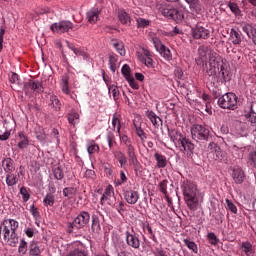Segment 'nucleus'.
<instances>
[{
    "label": "nucleus",
    "instance_id": "obj_19",
    "mask_svg": "<svg viewBox=\"0 0 256 256\" xmlns=\"http://www.w3.org/2000/svg\"><path fill=\"white\" fill-rule=\"evenodd\" d=\"M239 249L242 255L255 256V247H253V244L249 241L241 242L239 245Z\"/></svg>",
    "mask_w": 256,
    "mask_h": 256
},
{
    "label": "nucleus",
    "instance_id": "obj_58",
    "mask_svg": "<svg viewBox=\"0 0 256 256\" xmlns=\"http://www.w3.org/2000/svg\"><path fill=\"white\" fill-rule=\"evenodd\" d=\"M92 231L93 233H99L101 231V224L99 218L92 217Z\"/></svg>",
    "mask_w": 256,
    "mask_h": 256
},
{
    "label": "nucleus",
    "instance_id": "obj_1",
    "mask_svg": "<svg viewBox=\"0 0 256 256\" xmlns=\"http://www.w3.org/2000/svg\"><path fill=\"white\" fill-rule=\"evenodd\" d=\"M208 81L213 85H226L231 81L233 74L231 73V66L227 59L221 55H214L210 60V67L206 70Z\"/></svg>",
    "mask_w": 256,
    "mask_h": 256
},
{
    "label": "nucleus",
    "instance_id": "obj_62",
    "mask_svg": "<svg viewBox=\"0 0 256 256\" xmlns=\"http://www.w3.org/2000/svg\"><path fill=\"white\" fill-rule=\"evenodd\" d=\"M127 183V175L124 171H120V179L117 180L116 185H125Z\"/></svg>",
    "mask_w": 256,
    "mask_h": 256
},
{
    "label": "nucleus",
    "instance_id": "obj_8",
    "mask_svg": "<svg viewBox=\"0 0 256 256\" xmlns=\"http://www.w3.org/2000/svg\"><path fill=\"white\" fill-rule=\"evenodd\" d=\"M239 98L233 92H228L222 95L218 99V105L221 109H230L231 111H235L238 107Z\"/></svg>",
    "mask_w": 256,
    "mask_h": 256
},
{
    "label": "nucleus",
    "instance_id": "obj_2",
    "mask_svg": "<svg viewBox=\"0 0 256 256\" xmlns=\"http://www.w3.org/2000/svg\"><path fill=\"white\" fill-rule=\"evenodd\" d=\"M181 189L188 209H190V211H197L203 201V194H201V191L197 188V184L190 180H185L181 185Z\"/></svg>",
    "mask_w": 256,
    "mask_h": 256
},
{
    "label": "nucleus",
    "instance_id": "obj_43",
    "mask_svg": "<svg viewBox=\"0 0 256 256\" xmlns=\"http://www.w3.org/2000/svg\"><path fill=\"white\" fill-rule=\"evenodd\" d=\"M247 121L251 123L252 127H255L254 131H256V112L253 111V108L245 115Z\"/></svg>",
    "mask_w": 256,
    "mask_h": 256
},
{
    "label": "nucleus",
    "instance_id": "obj_35",
    "mask_svg": "<svg viewBox=\"0 0 256 256\" xmlns=\"http://www.w3.org/2000/svg\"><path fill=\"white\" fill-rule=\"evenodd\" d=\"M112 127L113 131L117 133H121V115L118 113H114L112 116Z\"/></svg>",
    "mask_w": 256,
    "mask_h": 256
},
{
    "label": "nucleus",
    "instance_id": "obj_30",
    "mask_svg": "<svg viewBox=\"0 0 256 256\" xmlns=\"http://www.w3.org/2000/svg\"><path fill=\"white\" fill-rule=\"evenodd\" d=\"M19 183V175L13 173V172H8L6 173V185L7 187H15Z\"/></svg>",
    "mask_w": 256,
    "mask_h": 256
},
{
    "label": "nucleus",
    "instance_id": "obj_9",
    "mask_svg": "<svg viewBox=\"0 0 256 256\" xmlns=\"http://www.w3.org/2000/svg\"><path fill=\"white\" fill-rule=\"evenodd\" d=\"M124 235L128 247H131V249H135L136 251L141 249V238H139V234L135 232L133 227L127 228Z\"/></svg>",
    "mask_w": 256,
    "mask_h": 256
},
{
    "label": "nucleus",
    "instance_id": "obj_50",
    "mask_svg": "<svg viewBox=\"0 0 256 256\" xmlns=\"http://www.w3.org/2000/svg\"><path fill=\"white\" fill-rule=\"evenodd\" d=\"M4 223H8V226L6 225V227L9 228V231L17 232V229H19V222L15 219L5 220Z\"/></svg>",
    "mask_w": 256,
    "mask_h": 256
},
{
    "label": "nucleus",
    "instance_id": "obj_34",
    "mask_svg": "<svg viewBox=\"0 0 256 256\" xmlns=\"http://www.w3.org/2000/svg\"><path fill=\"white\" fill-rule=\"evenodd\" d=\"M118 137L120 140V143H122V145L126 146L127 149H131L133 146V140H131L130 137H128L127 134L125 133H118Z\"/></svg>",
    "mask_w": 256,
    "mask_h": 256
},
{
    "label": "nucleus",
    "instance_id": "obj_46",
    "mask_svg": "<svg viewBox=\"0 0 256 256\" xmlns=\"http://www.w3.org/2000/svg\"><path fill=\"white\" fill-rule=\"evenodd\" d=\"M43 204L45 207H53V205H55V196L51 193L46 194L43 199Z\"/></svg>",
    "mask_w": 256,
    "mask_h": 256
},
{
    "label": "nucleus",
    "instance_id": "obj_37",
    "mask_svg": "<svg viewBox=\"0 0 256 256\" xmlns=\"http://www.w3.org/2000/svg\"><path fill=\"white\" fill-rule=\"evenodd\" d=\"M87 152L90 155H94V153H99L100 148L99 144L96 143L94 140H89L86 144Z\"/></svg>",
    "mask_w": 256,
    "mask_h": 256
},
{
    "label": "nucleus",
    "instance_id": "obj_7",
    "mask_svg": "<svg viewBox=\"0 0 256 256\" xmlns=\"http://www.w3.org/2000/svg\"><path fill=\"white\" fill-rule=\"evenodd\" d=\"M159 12L166 19H172V21H176V23H181L185 19V10L181 8H174L169 5H162L159 8Z\"/></svg>",
    "mask_w": 256,
    "mask_h": 256
},
{
    "label": "nucleus",
    "instance_id": "obj_60",
    "mask_svg": "<svg viewBox=\"0 0 256 256\" xmlns=\"http://www.w3.org/2000/svg\"><path fill=\"white\" fill-rule=\"evenodd\" d=\"M30 213L33 216V218L35 219V221L41 219V214L39 213V209H37V207H35V204H32L30 206Z\"/></svg>",
    "mask_w": 256,
    "mask_h": 256
},
{
    "label": "nucleus",
    "instance_id": "obj_52",
    "mask_svg": "<svg viewBox=\"0 0 256 256\" xmlns=\"http://www.w3.org/2000/svg\"><path fill=\"white\" fill-rule=\"evenodd\" d=\"M121 73L125 79H131L133 75H131V67L128 64H124L121 69Z\"/></svg>",
    "mask_w": 256,
    "mask_h": 256
},
{
    "label": "nucleus",
    "instance_id": "obj_20",
    "mask_svg": "<svg viewBox=\"0 0 256 256\" xmlns=\"http://www.w3.org/2000/svg\"><path fill=\"white\" fill-rule=\"evenodd\" d=\"M229 40L234 45H241L243 41V33H241V31L237 28H231Z\"/></svg>",
    "mask_w": 256,
    "mask_h": 256
},
{
    "label": "nucleus",
    "instance_id": "obj_10",
    "mask_svg": "<svg viewBox=\"0 0 256 256\" xmlns=\"http://www.w3.org/2000/svg\"><path fill=\"white\" fill-rule=\"evenodd\" d=\"M136 57L140 63L145 65L148 69L155 68V62L153 61V53L149 49L142 48L141 51H136Z\"/></svg>",
    "mask_w": 256,
    "mask_h": 256
},
{
    "label": "nucleus",
    "instance_id": "obj_59",
    "mask_svg": "<svg viewBox=\"0 0 256 256\" xmlns=\"http://www.w3.org/2000/svg\"><path fill=\"white\" fill-rule=\"evenodd\" d=\"M84 178L95 181L97 179V174H95V170L86 169V171L84 173Z\"/></svg>",
    "mask_w": 256,
    "mask_h": 256
},
{
    "label": "nucleus",
    "instance_id": "obj_47",
    "mask_svg": "<svg viewBox=\"0 0 256 256\" xmlns=\"http://www.w3.org/2000/svg\"><path fill=\"white\" fill-rule=\"evenodd\" d=\"M108 93L113 96L114 101L119 100V88L115 84L108 86Z\"/></svg>",
    "mask_w": 256,
    "mask_h": 256
},
{
    "label": "nucleus",
    "instance_id": "obj_40",
    "mask_svg": "<svg viewBox=\"0 0 256 256\" xmlns=\"http://www.w3.org/2000/svg\"><path fill=\"white\" fill-rule=\"evenodd\" d=\"M52 173L56 181H63V179L65 178V172H63V168H61V166L53 168Z\"/></svg>",
    "mask_w": 256,
    "mask_h": 256
},
{
    "label": "nucleus",
    "instance_id": "obj_49",
    "mask_svg": "<svg viewBox=\"0 0 256 256\" xmlns=\"http://www.w3.org/2000/svg\"><path fill=\"white\" fill-rule=\"evenodd\" d=\"M168 183H169V181H167V180H162V181L158 184L159 191L164 194L165 199H169V192L167 191V185H168Z\"/></svg>",
    "mask_w": 256,
    "mask_h": 256
},
{
    "label": "nucleus",
    "instance_id": "obj_24",
    "mask_svg": "<svg viewBox=\"0 0 256 256\" xmlns=\"http://www.w3.org/2000/svg\"><path fill=\"white\" fill-rule=\"evenodd\" d=\"M146 117L149 119V121H151L153 127L156 129H159V127L163 125V120L161 117L157 116V114L151 110L146 111Z\"/></svg>",
    "mask_w": 256,
    "mask_h": 256
},
{
    "label": "nucleus",
    "instance_id": "obj_61",
    "mask_svg": "<svg viewBox=\"0 0 256 256\" xmlns=\"http://www.w3.org/2000/svg\"><path fill=\"white\" fill-rule=\"evenodd\" d=\"M248 164L256 169V152H250L248 155Z\"/></svg>",
    "mask_w": 256,
    "mask_h": 256
},
{
    "label": "nucleus",
    "instance_id": "obj_16",
    "mask_svg": "<svg viewBox=\"0 0 256 256\" xmlns=\"http://www.w3.org/2000/svg\"><path fill=\"white\" fill-rule=\"evenodd\" d=\"M51 31L53 33H58L61 35L62 33H67L70 29H73V23L71 21H60L59 23H53L50 26Z\"/></svg>",
    "mask_w": 256,
    "mask_h": 256
},
{
    "label": "nucleus",
    "instance_id": "obj_13",
    "mask_svg": "<svg viewBox=\"0 0 256 256\" xmlns=\"http://www.w3.org/2000/svg\"><path fill=\"white\" fill-rule=\"evenodd\" d=\"M3 240L7 245H9V247L19 245V236H17V232L9 230L7 225L3 226Z\"/></svg>",
    "mask_w": 256,
    "mask_h": 256
},
{
    "label": "nucleus",
    "instance_id": "obj_48",
    "mask_svg": "<svg viewBox=\"0 0 256 256\" xmlns=\"http://www.w3.org/2000/svg\"><path fill=\"white\" fill-rule=\"evenodd\" d=\"M20 195L22 196V200L24 203H27L31 199V193L29 189L25 186H22L19 190Z\"/></svg>",
    "mask_w": 256,
    "mask_h": 256
},
{
    "label": "nucleus",
    "instance_id": "obj_28",
    "mask_svg": "<svg viewBox=\"0 0 256 256\" xmlns=\"http://www.w3.org/2000/svg\"><path fill=\"white\" fill-rule=\"evenodd\" d=\"M19 141L17 144L18 149H27L29 147V138L25 135V132H18Z\"/></svg>",
    "mask_w": 256,
    "mask_h": 256
},
{
    "label": "nucleus",
    "instance_id": "obj_25",
    "mask_svg": "<svg viewBox=\"0 0 256 256\" xmlns=\"http://www.w3.org/2000/svg\"><path fill=\"white\" fill-rule=\"evenodd\" d=\"M99 9L98 8H92L86 13V17L88 19V23L91 25H95L97 21H99Z\"/></svg>",
    "mask_w": 256,
    "mask_h": 256
},
{
    "label": "nucleus",
    "instance_id": "obj_38",
    "mask_svg": "<svg viewBox=\"0 0 256 256\" xmlns=\"http://www.w3.org/2000/svg\"><path fill=\"white\" fill-rule=\"evenodd\" d=\"M118 61L119 59L117 58V55L112 54L109 56L108 65H109L110 71H112L113 73H115V71L119 69V66L117 65Z\"/></svg>",
    "mask_w": 256,
    "mask_h": 256
},
{
    "label": "nucleus",
    "instance_id": "obj_5",
    "mask_svg": "<svg viewBox=\"0 0 256 256\" xmlns=\"http://www.w3.org/2000/svg\"><path fill=\"white\" fill-rule=\"evenodd\" d=\"M89 221H91V214L87 211L80 212L72 222H67L66 233H68V235L77 233L79 229H83V227L89 225Z\"/></svg>",
    "mask_w": 256,
    "mask_h": 256
},
{
    "label": "nucleus",
    "instance_id": "obj_17",
    "mask_svg": "<svg viewBox=\"0 0 256 256\" xmlns=\"http://www.w3.org/2000/svg\"><path fill=\"white\" fill-rule=\"evenodd\" d=\"M192 36L195 39H209L211 37V30L197 25L195 28L192 29Z\"/></svg>",
    "mask_w": 256,
    "mask_h": 256
},
{
    "label": "nucleus",
    "instance_id": "obj_29",
    "mask_svg": "<svg viewBox=\"0 0 256 256\" xmlns=\"http://www.w3.org/2000/svg\"><path fill=\"white\" fill-rule=\"evenodd\" d=\"M60 87L64 95H71V90L69 89V74L62 75Z\"/></svg>",
    "mask_w": 256,
    "mask_h": 256
},
{
    "label": "nucleus",
    "instance_id": "obj_32",
    "mask_svg": "<svg viewBox=\"0 0 256 256\" xmlns=\"http://www.w3.org/2000/svg\"><path fill=\"white\" fill-rule=\"evenodd\" d=\"M142 229L146 235H148L149 239L153 240L154 243H158L157 236H155V231L149 223H144Z\"/></svg>",
    "mask_w": 256,
    "mask_h": 256
},
{
    "label": "nucleus",
    "instance_id": "obj_41",
    "mask_svg": "<svg viewBox=\"0 0 256 256\" xmlns=\"http://www.w3.org/2000/svg\"><path fill=\"white\" fill-rule=\"evenodd\" d=\"M63 195L66 197V199H75L77 189L75 187H66L63 189Z\"/></svg>",
    "mask_w": 256,
    "mask_h": 256
},
{
    "label": "nucleus",
    "instance_id": "obj_39",
    "mask_svg": "<svg viewBox=\"0 0 256 256\" xmlns=\"http://www.w3.org/2000/svg\"><path fill=\"white\" fill-rule=\"evenodd\" d=\"M35 135H36V139L40 141V143H43V141H46L47 139V134L45 133V130L41 126H38L35 128Z\"/></svg>",
    "mask_w": 256,
    "mask_h": 256
},
{
    "label": "nucleus",
    "instance_id": "obj_12",
    "mask_svg": "<svg viewBox=\"0 0 256 256\" xmlns=\"http://www.w3.org/2000/svg\"><path fill=\"white\" fill-rule=\"evenodd\" d=\"M211 132L209 129L201 124H195L191 128V135L193 139H199V141H209V135Z\"/></svg>",
    "mask_w": 256,
    "mask_h": 256
},
{
    "label": "nucleus",
    "instance_id": "obj_23",
    "mask_svg": "<svg viewBox=\"0 0 256 256\" xmlns=\"http://www.w3.org/2000/svg\"><path fill=\"white\" fill-rule=\"evenodd\" d=\"M231 177L234 181V183H236L237 185H241V183H243V181H245V172L243 171V169L241 168H234L232 170V174Z\"/></svg>",
    "mask_w": 256,
    "mask_h": 256
},
{
    "label": "nucleus",
    "instance_id": "obj_27",
    "mask_svg": "<svg viewBox=\"0 0 256 256\" xmlns=\"http://www.w3.org/2000/svg\"><path fill=\"white\" fill-rule=\"evenodd\" d=\"M118 19L122 25H131V16L125 11V9L118 10Z\"/></svg>",
    "mask_w": 256,
    "mask_h": 256
},
{
    "label": "nucleus",
    "instance_id": "obj_33",
    "mask_svg": "<svg viewBox=\"0 0 256 256\" xmlns=\"http://www.w3.org/2000/svg\"><path fill=\"white\" fill-rule=\"evenodd\" d=\"M2 167L5 173H13L15 171V165L13 164V159L4 158L2 161Z\"/></svg>",
    "mask_w": 256,
    "mask_h": 256
},
{
    "label": "nucleus",
    "instance_id": "obj_18",
    "mask_svg": "<svg viewBox=\"0 0 256 256\" xmlns=\"http://www.w3.org/2000/svg\"><path fill=\"white\" fill-rule=\"evenodd\" d=\"M124 199L128 205H136L137 201H139V191L137 190H125L124 193Z\"/></svg>",
    "mask_w": 256,
    "mask_h": 256
},
{
    "label": "nucleus",
    "instance_id": "obj_42",
    "mask_svg": "<svg viewBox=\"0 0 256 256\" xmlns=\"http://www.w3.org/2000/svg\"><path fill=\"white\" fill-rule=\"evenodd\" d=\"M50 107H53L55 111H61V101H59V98L56 95L50 96Z\"/></svg>",
    "mask_w": 256,
    "mask_h": 256
},
{
    "label": "nucleus",
    "instance_id": "obj_21",
    "mask_svg": "<svg viewBox=\"0 0 256 256\" xmlns=\"http://www.w3.org/2000/svg\"><path fill=\"white\" fill-rule=\"evenodd\" d=\"M67 121L69 125H72V127H77L79 123H81V115H79V112H77L75 109H72L67 115H66Z\"/></svg>",
    "mask_w": 256,
    "mask_h": 256
},
{
    "label": "nucleus",
    "instance_id": "obj_55",
    "mask_svg": "<svg viewBox=\"0 0 256 256\" xmlns=\"http://www.w3.org/2000/svg\"><path fill=\"white\" fill-rule=\"evenodd\" d=\"M18 253H20V255H26L27 254V241H25V238H22L20 240V244L18 247Z\"/></svg>",
    "mask_w": 256,
    "mask_h": 256
},
{
    "label": "nucleus",
    "instance_id": "obj_64",
    "mask_svg": "<svg viewBox=\"0 0 256 256\" xmlns=\"http://www.w3.org/2000/svg\"><path fill=\"white\" fill-rule=\"evenodd\" d=\"M126 81H128L132 89H139V84L137 83V81H135V78L133 76H130V78H127Z\"/></svg>",
    "mask_w": 256,
    "mask_h": 256
},
{
    "label": "nucleus",
    "instance_id": "obj_57",
    "mask_svg": "<svg viewBox=\"0 0 256 256\" xmlns=\"http://www.w3.org/2000/svg\"><path fill=\"white\" fill-rule=\"evenodd\" d=\"M225 203L227 205L226 209L232 212L234 215L237 213V206L233 203V201L229 200V198L225 199Z\"/></svg>",
    "mask_w": 256,
    "mask_h": 256
},
{
    "label": "nucleus",
    "instance_id": "obj_44",
    "mask_svg": "<svg viewBox=\"0 0 256 256\" xmlns=\"http://www.w3.org/2000/svg\"><path fill=\"white\" fill-rule=\"evenodd\" d=\"M184 245L192 251V253L198 254L199 253V248L197 247V244L189 239H184Z\"/></svg>",
    "mask_w": 256,
    "mask_h": 256
},
{
    "label": "nucleus",
    "instance_id": "obj_51",
    "mask_svg": "<svg viewBox=\"0 0 256 256\" xmlns=\"http://www.w3.org/2000/svg\"><path fill=\"white\" fill-rule=\"evenodd\" d=\"M136 25L138 29H145V27H149V25H151V21L145 18H137Z\"/></svg>",
    "mask_w": 256,
    "mask_h": 256
},
{
    "label": "nucleus",
    "instance_id": "obj_31",
    "mask_svg": "<svg viewBox=\"0 0 256 256\" xmlns=\"http://www.w3.org/2000/svg\"><path fill=\"white\" fill-rule=\"evenodd\" d=\"M154 158L156 159L158 169H165V167H167V157L165 155L156 152Z\"/></svg>",
    "mask_w": 256,
    "mask_h": 256
},
{
    "label": "nucleus",
    "instance_id": "obj_14",
    "mask_svg": "<svg viewBox=\"0 0 256 256\" xmlns=\"http://www.w3.org/2000/svg\"><path fill=\"white\" fill-rule=\"evenodd\" d=\"M112 199H115V188L109 184L100 198V205H105V201H107V205L115 207V202Z\"/></svg>",
    "mask_w": 256,
    "mask_h": 256
},
{
    "label": "nucleus",
    "instance_id": "obj_11",
    "mask_svg": "<svg viewBox=\"0 0 256 256\" xmlns=\"http://www.w3.org/2000/svg\"><path fill=\"white\" fill-rule=\"evenodd\" d=\"M43 83L39 80H29L24 84V93L27 97H33V93L35 95L43 93Z\"/></svg>",
    "mask_w": 256,
    "mask_h": 256
},
{
    "label": "nucleus",
    "instance_id": "obj_22",
    "mask_svg": "<svg viewBox=\"0 0 256 256\" xmlns=\"http://www.w3.org/2000/svg\"><path fill=\"white\" fill-rule=\"evenodd\" d=\"M157 51L160 53L161 57L165 59V61H173V54L171 53V50L165 46L164 44L155 45Z\"/></svg>",
    "mask_w": 256,
    "mask_h": 256
},
{
    "label": "nucleus",
    "instance_id": "obj_6",
    "mask_svg": "<svg viewBox=\"0 0 256 256\" xmlns=\"http://www.w3.org/2000/svg\"><path fill=\"white\" fill-rule=\"evenodd\" d=\"M219 55L217 52L211 49V46L201 45L198 48V58L196 59L197 65H200L207 72V69L211 67V59L213 56Z\"/></svg>",
    "mask_w": 256,
    "mask_h": 256
},
{
    "label": "nucleus",
    "instance_id": "obj_53",
    "mask_svg": "<svg viewBox=\"0 0 256 256\" xmlns=\"http://www.w3.org/2000/svg\"><path fill=\"white\" fill-rule=\"evenodd\" d=\"M113 209H116L117 213H119L121 215V217H123L124 213H125V202L123 201H118V205L111 206Z\"/></svg>",
    "mask_w": 256,
    "mask_h": 256
},
{
    "label": "nucleus",
    "instance_id": "obj_54",
    "mask_svg": "<svg viewBox=\"0 0 256 256\" xmlns=\"http://www.w3.org/2000/svg\"><path fill=\"white\" fill-rule=\"evenodd\" d=\"M207 239H208L210 245H213L214 247H215V245L219 244V238H217V235H215V232L208 233Z\"/></svg>",
    "mask_w": 256,
    "mask_h": 256
},
{
    "label": "nucleus",
    "instance_id": "obj_56",
    "mask_svg": "<svg viewBox=\"0 0 256 256\" xmlns=\"http://www.w3.org/2000/svg\"><path fill=\"white\" fill-rule=\"evenodd\" d=\"M228 7H229L230 11H232L234 13V15H236V16L241 15V9L239 8V5H237V3L228 2Z\"/></svg>",
    "mask_w": 256,
    "mask_h": 256
},
{
    "label": "nucleus",
    "instance_id": "obj_26",
    "mask_svg": "<svg viewBox=\"0 0 256 256\" xmlns=\"http://www.w3.org/2000/svg\"><path fill=\"white\" fill-rule=\"evenodd\" d=\"M111 45H112V47H114V49H116L117 53H119V55H121V57H125L127 52L125 50V44L123 43V41L112 39Z\"/></svg>",
    "mask_w": 256,
    "mask_h": 256
},
{
    "label": "nucleus",
    "instance_id": "obj_3",
    "mask_svg": "<svg viewBox=\"0 0 256 256\" xmlns=\"http://www.w3.org/2000/svg\"><path fill=\"white\" fill-rule=\"evenodd\" d=\"M170 139L173 141L175 147L181 151L188 159H193L195 154V144L185 137L181 132L175 131L170 134Z\"/></svg>",
    "mask_w": 256,
    "mask_h": 256
},
{
    "label": "nucleus",
    "instance_id": "obj_4",
    "mask_svg": "<svg viewBox=\"0 0 256 256\" xmlns=\"http://www.w3.org/2000/svg\"><path fill=\"white\" fill-rule=\"evenodd\" d=\"M113 155L117 158V161L122 168L125 167L127 164L130 165V167H134V169H137V167H139V159L137 158L135 146H133L132 148H127L126 155L121 150L113 152Z\"/></svg>",
    "mask_w": 256,
    "mask_h": 256
},
{
    "label": "nucleus",
    "instance_id": "obj_45",
    "mask_svg": "<svg viewBox=\"0 0 256 256\" xmlns=\"http://www.w3.org/2000/svg\"><path fill=\"white\" fill-rule=\"evenodd\" d=\"M29 255L30 256L41 255V248H39V246L35 242H31L29 245Z\"/></svg>",
    "mask_w": 256,
    "mask_h": 256
},
{
    "label": "nucleus",
    "instance_id": "obj_36",
    "mask_svg": "<svg viewBox=\"0 0 256 256\" xmlns=\"http://www.w3.org/2000/svg\"><path fill=\"white\" fill-rule=\"evenodd\" d=\"M133 125H134V129L137 137H139L142 143H145V141H147V133H145V130L141 128V125L136 124L135 121L133 122Z\"/></svg>",
    "mask_w": 256,
    "mask_h": 256
},
{
    "label": "nucleus",
    "instance_id": "obj_63",
    "mask_svg": "<svg viewBox=\"0 0 256 256\" xmlns=\"http://www.w3.org/2000/svg\"><path fill=\"white\" fill-rule=\"evenodd\" d=\"M67 256H87V254L83 250L74 249V250L70 251Z\"/></svg>",
    "mask_w": 256,
    "mask_h": 256
},
{
    "label": "nucleus",
    "instance_id": "obj_15",
    "mask_svg": "<svg viewBox=\"0 0 256 256\" xmlns=\"http://www.w3.org/2000/svg\"><path fill=\"white\" fill-rule=\"evenodd\" d=\"M208 157L214 161H223V151L215 142H210L208 145Z\"/></svg>",
    "mask_w": 256,
    "mask_h": 256
}]
</instances>
